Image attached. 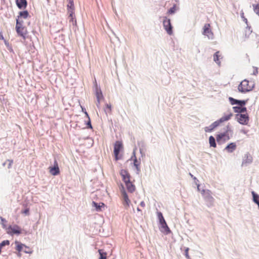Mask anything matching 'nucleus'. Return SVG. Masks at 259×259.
Here are the masks:
<instances>
[{"instance_id":"1","label":"nucleus","mask_w":259,"mask_h":259,"mask_svg":"<svg viewBox=\"0 0 259 259\" xmlns=\"http://www.w3.org/2000/svg\"><path fill=\"white\" fill-rule=\"evenodd\" d=\"M16 31L18 35L25 40L28 34L27 28L24 26L23 21L19 17L16 19Z\"/></svg>"},{"instance_id":"2","label":"nucleus","mask_w":259,"mask_h":259,"mask_svg":"<svg viewBox=\"0 0 259 259\" xmlns=\"http://www.w3.org/2000/svg\"><path fill=\"white\" fill-rule=\"evenodd\" d=\"M254 87V83L252 81L244 79L241 82L238 89L241 93H246L251 91Z\"/></svg>"},{"instance_id":"3","label":"nucleus","mask_w":259,"mask_h":259,"mask_svg":"<svg viewBox=\"0 0 259 259\" xmlns=\"http://www.w3.org/2000/svg\"><path fill=\"white\" fill-rule=\"evenodd\" d=\"M158 217L159 220V222L161 225V231L167 234L170 232V230L168 228L161 212L158 213Z\"/></svg>"},{"instance_id":"4","label":"nucleus","mask_w":259,"mask_h":259,"mask_svg":"<svg viewBox=\"0 0 259 259\" xmlns=\"http://www.w3.org/2000/svg\"><path fill=\"white\" fill-rule=\"evenodd\" d=\"M237 121L241 124L247 125L249 121V117L246 112L238 114L236 115Z\"/></svg>"},{"instance_id":"5","label":"nucleus","mask_w":259,"mask_h":259,"mask_svg":"<svg viewBox=\"0 0 259 259\" xmlns=\"http://www.w3.org/2000/svg\"><path fill=\"white\" fill-rule=\"evenodd\" d=\"M202 34L206 36L209 39H213L214 35L211 29L210 24H204L203 27Z\"/></svg>"},{"instance_id":"6","label":"nucleus","mask_w":259,"mask_h":259,"mask_svg":"<svg viewBox=\"0 0 259 259\" xmlns=\"http://www.w3.org/2000/svg\"><path fill=\"white\" fill-rule=\"evenodd\" d=\"M163 25L164 29L169 35L172 34V27L170 23V19L167 18L166 17H163Z\"/></svg>"},{"instance_id":"7","label":"nucleus","mask_w":259,"mask_h":259,"mask_svg":"<svg viewBox=\"0 0 259 259\" xmlns=\"http://www.w3.org/2000/svg\"><path fill=\"white\" fill-rule=\"evenodd\" d=\"M123 149V144L120 141H116L114 146V154L116 160H118L119 152Z\"/></svg>"},{"instance_id":"8","label":"nucleus","mask_w":259,"mask_h":259,"mask_svg":"<svg viewBox=\"0 0 259 259\" xmlns=\"http://www.w3.org/2000/svg\"><path fill=\"white\" fill-rule=\"evenodd\" d=\"M201 193L202 195L203 198L207 201L211 203L213 202L214 199L211 196V192L209 190H202L201 191Z\"/></svg>"},{"instance_id":"9","label":"nucleus","mask_w":259,"mask_h":259,"mask_svg":"<svg viewBox=\"0 0 259 259\" xmlns=\"http://www.w3.org/2000/svg\"><path fill=\"white\" fill-rule=\"evenodd\" d=\"M50 173L53 176H56L60 174V169L57 160H55L53 167L49 168Z\"/></svg>"},{"instance_id":"10","label":"nucleus","mask_w":259,"mask_h":259,"mask_svg":"<svg viewBox=\"0 0 259 259\" xmlns=\"http://www.w3.org/2000/svg\"><path fill=\"white\" fill-rule=\"evenodd\" d=\"M218 142H224L230 139V137L227 132L218 135L217 137Z\"/></svg>"},{"instance_id":"11","label":"nucleus","mask_w":259,"mask_h":259,"mask_svg":"<svg viewBox=\"0 0 259 259\" xmlns=\"http://www.w3.org/2000/svg\"><path fill=\"white\" fill-rule=\"evenodd\" d=\"M9 233L11 234H20L21 233V229L20 227L17 225L14 226H10L8 228Z\"/></svg>"},{"instance_id":"12","label":"nucleus","mask_w":259,"mask_h":259,"mask_svg":"<svg viewBox=\"0 0 259 259\" xmlns=\"http://www.w3.org/2000/svg\"><path fill=\"white\" fill-rule=\"evenodd\" d=\"M120 175L125 184L130 182V175L126 170L122 169L120 171Z\"/></svg>"},{"instance_id":"13","label":"nucleus","mask_w":259,"mask_h":259,"mask_svg":"<svg viewBox=\"0 0 259 259\" xmlns=\"http://www.w3.org/2000/svg\"><path fill=\"white\" fill-rule=\"evenodd\" d=\"M122 195L123 198V205L126 208H128L129 207L131 201L129 199L127 194L124 191L122 192Z\"/></svg>"},{"instance_id":"14","label":"nucleus","mask_w":259,"mask_h":259,"mask_svg":"<svg viewBox=\"0 0 259 259\" xmlns=\"http://www.w3.org/2000/svg\"><path fill=\"white\" fill-rule=\"evenodd\" d=\"M68 12L69 13L68 19H69V22L72 23L73 25H76L77 22L74 15V11L72 10H68Z\"/></svg>"},{"instance_id":"15","label":"nucleus","mask_w":259,"mask_h":259,"mask_svg":"<svg viewBox=\"0 0 259 259\" xmlns=\"http://www.w3.org/2000/svg\"><path fill=\"white\" fill-rule=\"evenodd\" d=\"M229 101L232 105L238 104L239 106H242L246 104L245 101L237 100L231 97L229 98Z\"/></svg>"},{"instance_id":"16","label":"nucleus","mask_w":259,"mask_h":259,"mask_svg":"<svg viewBox=\"0 0 259 259\" xmlns=\"http://www.w3.org/2000/svg\"><path fill=\"white\" fill-rule=\"evenodd\" d=\"M179 7L178 5L177 4H174L172 5V7L168 10L166 14L168 15H172L175 14L176 12V11L179 10Z\"/></svg>"},{"instance_id":"17","label":"nucleus","mask_w":259,"mask_h":259,"mask_svg":"<svg viewBox=\"0 0 259 259\" xmlns=\"http://www.w3.org/2000/svg\"><path fill=\"white\" fill-rule=\"evenodd\" d=\"M96 96L97 99V106L98 107H99L100 101L103 99V96L101 91L97 90L96 91Z\"/></svg>"},{"instance_id":"18","label":"nucleus","mask_w":259,"mask_h":259,"mask_svg":"<svg viewBox=\"0 0 259 259\" xmlns=\"http://www.w3.org/2000/svg\"><path fill=\"white\" fill-rule=\"evenodd\" d=\"M132 158H134V165L138 171H139L140 170V164H141V160L140 159L138 160L136 158V156L135 154H134V155L132 157Z\"/></svg>"},{"instance_id":"19","label":"nucleus","mask_w":259,"mask_h":259,"mask_svg":"<svg viewBox=\"0 0 259 259\" xmlns=\"http://www.w3.org/2000/svg\"><path fill=\"white\" fill-rule=\"evenodd\" d=\"M15 243L16 244V249L17 251L19 252L23 250L24 248H25L26 249H29V247L25 245L24 244H22L20 242L18 241H16L15 242Z\"/></svg>"},{"instance_id":"20","label":"nucleus","mask_w":259,"mask_h":259,"mask_svg":"<svg viewBox=\"0 0 259 259\" xmlns=\"http://www.w3.org/2000/svg\"><path fill=\"white\" fill-rule=\"evenodd\" d=\"M234 111L235 113H239V114H242L245 112H246V107H242V106H234L233 107Z\"/></svg>"},{"instance_id":"21","label":"nucleus","mask_w":259,"mask_h":259,"mask_svg":"<svg viewBox=\"0 0 259 259\" xmlns=\"http://www.w3.org/2000/svg\"><path fill=\"white\" fill-rule=\"evenodd\" d=\"M16 4L19 9L25 8L27 6L26 0H16Z\"/></svg>"},{"instance_id":"22","label":"nucleus","mask_w":259,"mask_h":259,"mask_svg":"<svg viewBox=\"0 0 259 259\" xmlns=\"http://www.w3.org/2000/svg\"><path fill=\"white\" fill-rule=\"evenodd\" d=\"M236 148V145L235 143H231L229 144L226 148L225 149L228 152H232Z\"/></svg>"},{"instance_id":"23","label":"nucleus","mask_w":259,"mask_h":259,"mask_svg":"<svg viewBox=\"0 0 259 259\" xmlns=\"http://www.w3.org/2000/svg\"><path fill=\"white\" fill-rule=\"evenodd\" d=\"M252 161V158L251 156L246 155L245 159H244L242 163V165H246L247 164L250 163Z\"/></svg>"},{"instance_id":"24","label":"nucleus","mask_w":259,"mask_h":259,"mask_svg":"<svg viewBox=\"0 0 259 259\" xmlns=\"http://www.w3.org/2000/svg\"><path fill=\"white\" fill-rule=\"evenodd\" d=\"M126 187L130 192H133L135 190V186L130 181L125 184Z\"/></svg>"},{"instance_id":"25","label":"nucleus","mask_w":259,"mask_h":259,"mask_svg":"<svg viewBox=\"0 0 259 259\" xmlns=\"http://www.w3.org/2000/svg\"><path fill=\"white\" fill-rule=\"evenodd\" d=\"M92 204L94 207H96L97 211L101 210V208L105 206L104 203H103L102 202L100 203L99 204H98L97 203L95 202V201H93Z\"/></svg>"},{"instance_id":"26","label":"nucleus","mask_w":259,"mask_h":259,"mask_svg":"<svg viewBox=\"0 0 259 259\" xmlns=\"http://www.w3.org/2000/svg\"><path fill=\"white\" fill-rule=\"evenodd\" d=\"M29 15L28 12L27 11H22L19 13V15L18 18L19 17L20 19L21 20L22 18H26Z\"/></svg>"},{"instance_id":"27","label":"nucleus","mask_w":259,"mask_h":259,"mask_svg":"<svg viewBox=\"0 0 259 259\" xmlns=\"http://www.w3.org/2000/svg\"><path fill=\"white\" fill-rule=\"evenodd\" d=\"M68 4L67 5V9L71 10H72L74 11V2L73 0H67Z\"/></svg>"},{"instance_id":"28","label":"nucleus","mask_w":259,"mask_h":259,"mask_svg":"<svg viewBox=\"0 0 259 259\" xmlns=\"http://www.w3.org/2000/svg\"><path fill=\"white\" fill-rule=\"evenodd\" d=\"M81 108H82V111L85 113L87 117L89 119V121H88V123H87L88 127L89 128H92V125H91V123L90 118L89 117V114H88L87 112L86 111L85 109L84 108L81 107Z\"/></svg>"},{"instance_id":"29","label":"nucleus","mask_w":259,"mask_h":259,"mask_svg":"<svg viewBox=\"0 0 259 259\" xmlns=\"http://www.w3.org/2000/svg\"><path fill=\"white\" fill-rule=\"evenodd\" d=\"M232 116V114L225 115L220 119V122H223L229 120L231 117Z\"/></svg>"},{"instance_id":"30","label":"nucleus","mask_w":259,"mask_h":259,"mask_svg":"<svg viewBox=\"0 0 259 259\" xmlns=\"http://www.w3.org/2000/svg\"><path fill=\"white\" fill-rule=\"evenodd\" d=\"M219 52H217L213 55V60L214 61L219 65L221 64V62L220 61L219 58L220 56L219 55Z\"/></svg>"},{"instance_id":"31","label":"nucleus","mask_w":259,"mask_h":259,"mask_svg":"<svg viewBox=\"0 0 259 259\" xmlns=\"http://www.w3.org/2000/svg\"><path fill=\"white\" fill-rule=\"evenodd\" d=\"M209 142L210 146L213 147H216V144L215 141V139L213 137L210 136L209 138Z\"/></svg>"},{"instance_id":"32","label":"nucleus","mask_w":259,"mask_h":259,"mask_svg":"<svg viewBox=\"0 0 259 259\" xmlns=\"http://www.w3.org/2000/svg\"><path fill=\"white\" fill-rule=\"evenodd\" d=\"M98 252L100 255V257L99 258V259H107V253L106 252H103V250L102 249H99L98 250Z\"/></svg>"},{"instance_id":"33","label":"nucleus","mask_w":259,"mask_h":259,"mask_svg":"<svg viewBox=\"0 0 259 259\" xmlns=\"http://www.w3.org/2000/svg\"><path fill=\"white\" fill-rule=\"evenodd\" d=\"M252 194L253 196V201L255 203L259 202V196L257 194H255V192L253 191L252 192Z\"/></svg>"},{"instance_id":"34","label":"nucleus","mask_w":259,"mask_h":259,"mask_svg":"<svg viewBox=\"0 0 259 259\" xmlns=\"http://www.w3.org/2000/svg\"><path fill=\"white\" fill-rule=\"evenodd\" d=\"M255 13L259 16V4L253 5Z\"/></svg>"},{"instance_id":"35","label":"nucleus","mask_w":259,"mask_h":259,"mask_svg":"<svg viewBox=\"0 0 259 259\" xmlns=\"http://www.w3.org/2000/svg\"><path fill=\"white\" fill-rule=\"evenodd\" d=\"M105 106H106L105 111L107 112L108 113H111V110H112L111 105V104H106Z\"/></svg>"},{"instance_id":"36","label":"nucleus","mask_w":259,"mask_h":259,"mask_svg":"<svg viewBox=\"0 0 259 259\" xmlns=\"http://www.w3.org/2000/svg\"><path fill=\"white\" fill-rule=\"evenodd\" d=\"M220 123H221V122H220V120L219 121H215L210 125V127H211L212 130H213L215 127L218 126Z\"/></svg>"},{"instance_id":"37","label":"nucleus","mask_w":259,"mask_h":259,"mask_svg":"<svg viewBox=\"0 0 259 259\" xmlns=\"http://www.w3.org/2000/svg\"><path fill=\"white\" fill-rule=\"evenodd\" d=\"M10 244V242L9 240H4L0 243V245L1 247H3L5 245H9Z\"/></svg>"},{"instance_id":"38","label":"nucleus","mask_w":259,"mask_h":259,"mask_svg":"<svg viewBox=\"0 0 259 259\" xmlns=\"http://www.w3.org/2000/svg\"><path fill=\"white\" fill-rule=\"evenodd\" d=\"M189 248H187L185 250V254L187 259H190V256L188 253Z\"/></svg>"},{"instance_id":"39","label":"nucleus","mask_w":259,"mask_h":259,"mask_svg":"<svg viewBox=\"0 0 259 259\" xmlns=\"http://www.w3.org/2000/svg\"><path fill=\"white\" fill-rule=\"evenodd\" d=\"M204 130L206 132H210L211 131H212L213 130L212 128L211 127H210L209 126H207V127H205L204 128Z\"/></svg>"},{"instance_id":"40","label":"nucleus","mask_w":259,"mask_h":259,"mask_svg":"<svg viewBox=\"0 0 259 259\" xmlns=\"http://www.w3.org/2000/svg\"><path fill=\"white\" fill-rule=\"evenodd\" d=\"M23 250L25 253H31L32 252V251H31V249L29 247V249H26L25 248H24Z\"/></svg>"},{"instance_id":"41","label":"nucleus","mask_w":259,"mask_h":259,"mask_svg":"<svg viewBox=\"0 0 259 259\" xmlns=\"http://www.w3.org/2000/svg\"><path fill=\"white\" fill-rule=\"evenodd\" d=\"M8 161L9 162L8 168H10L11 167L12 164L13 163V160H8Z\"/></svg>"},{"instance_id":"42","label":"nucleus","mask_w":259,"mask_h":259,"mask_svg":"<svg viewBox=\"0 0 259 259\" xmlns=\"http://www.w3.org/2000/svg\"><path fill=\"white\" fill-rule=\"evenodd\" d=\"M140 205L141 206H142V207H144L145 206V203L144 201H142L140 203Z\"/></svg>"},{"instance_id":"43","label":"nucleus","mask_w":259,"mask_h":259,"mask_svg":"<svg viewBox=\"0 0 259 259\" xmlns=\"http://www.w3.org/2000/svg\"><path fill=\"white\" fill-rule=\"evenodd\" d=\"M23 213H25L26 214H28L29 212V209H26L24 210L23 212Z\"/></svg>"},{"instance_id":"44","label":"nucleus","mask_w":259,"mask_h":259,"mask_svg":"<svg viewBox=\"0 0 259 259\" xmlns=\"http://www.w3.org/2000/svg\"><path fill=\"white\" fill-rule=\"evenodd\" d=\"M0 39L1 40H4V37L3 36V35L2 33H0Z\"/></svg>"},{"instance_id":"45","label":"nucleus","mask_w":259,"mask_h":259,"mask_svg":"<svg viewBox=\"0 0 259 259\" xmlns=\"http://www.w3.org/2000/svg\"><path fill=\"white\" fill-rule=\"evenodd\" d=\"M4 41H5V44L7 45V44H8V43H7V41L5 39H4Z\"/></svg>"},{"instance_id":"46","label":"nucleus","mask_w":259,"mask_h":259,"mask_svg":"<svg viewBox=\"0 0 259 259\" xmlns=\"http://www.w3.org/2000/svg\"><path fill=\"white\" fill-rule=\"evenodd\" d=\"M197 189H198V190L199 191V185H198V186H197Z\"/></svg>"},{"instance_id":"47","label":"nucleus","mask_w":259,"mask_h":259,"mask_svg":"<svg viewBox=\"0 0 259 259\" xmlns=\"http://www.w3.org/2000/svg\"><path fill=\"white\" fill-rule=\"evenodd\" d=\"M137 210L140 211V209L139 208H137Z\"/></svg>"},{"instance_id":"48","label":"nucleus","mask_w":259,"mask_h":259,"mask_svg":"<svg viewBox=\"0 0 259 259\" xmlns=\"http://www.w3.org/2000/svg\"><path fill=\"white\" fill-rule=\"evenodd\" d=\"M2 221H4V219L3 218H2Z\"/></svg>"}]
</instances>
